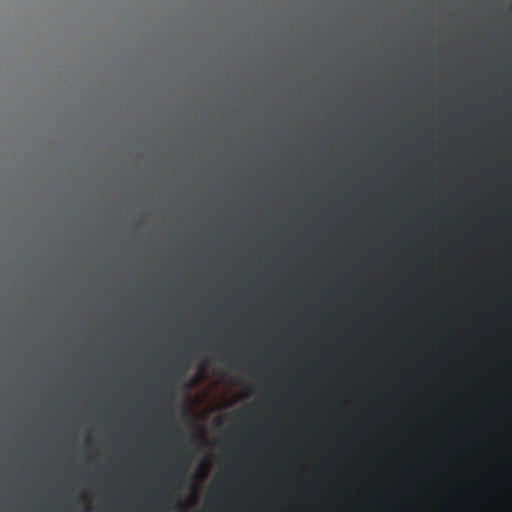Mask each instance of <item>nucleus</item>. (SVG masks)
I'll return each instance as SVG.
<instances>
[{
  "label": "nucleus",
  "instance_id": "f257e3e1",
  "mask_svg": "<svg viewBox=\"0 0 512 512\" xmlns=\"http://www.w3.org/2000/svg\"><path fill=\"white\" fill-rule=\"evenodd\" d=\"M186 369H187V365H184V366L182 367V371H184V370H186Z\"/></svg>",
  "mask_w": 512,
  "mask_h": 512
}]
</instances>
